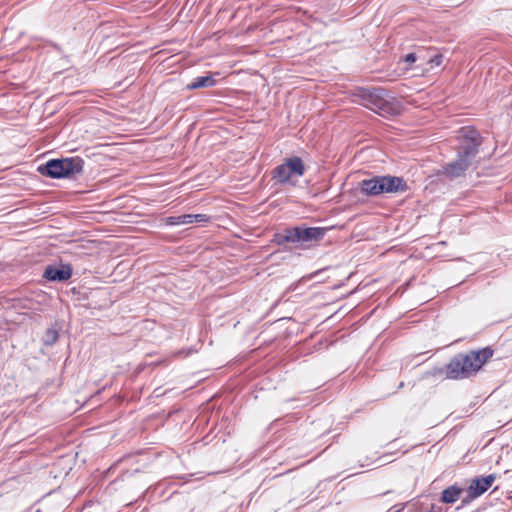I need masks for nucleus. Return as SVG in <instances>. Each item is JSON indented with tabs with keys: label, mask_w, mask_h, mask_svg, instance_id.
Listing matches in <instances>:
<instances>
[{
	"label": "nucleus",
	"mask_w": 512,
	"mask_h": 512,
	"mask_svg": "<svg viewBox=\"0 0 512 512\" xmlns=\"http://www.w3.org/2000/svg\"><path fill=\"white\" fill-rule=\"evenodd\" d=\"M492 356L493 350L490 347L471 350L467 353H458L446 364V377L452 380L470 378L474 376Z\"/></svg>",
	"instance_id": "obj_1"
},
{
	"label": "nucleus",
	"mask_w": 512,
	"mask_h": 512,
	"mask_svg": "<svg viewBox=\"0 0 512 512\" xmlns=\"http://www.w3.org/2000/svg\"><path fill=\"white\" fill-rule=\"evenodd\" d=\"M84 160L79 156L50 159L38 166L37 171L45 177L60 179L74 177L83 172Z\"/></svg>",
	"instance_id": "obj_2"
},
{
	"label": "nucleus",
	"mask_w": 512,
	"mask_h": 512,
	"mask_svg": "<svg viewBox=\"0 0 512 512\" xmlns=\"http://www.w3.org/2000/svg\"><path fill=\"white\" fill-rule=\"evenodd\" d=\"M325 234L326 228H306L297 226L291 229H285L282 233L276 234L274 241L278 245H283L285 243H300L302 246L310 247L312 244L323 239Z\"/></svg>",
	"instance_id": "obj_3"
},
{
	"label": "nucleus",
	"mask_w": 512,
	"mask_h": 512,
	"mask_svg": "<svg viewBox=\"0 0 512 512\" xmlns=\"http://www.w3.org/2000/svg\"><path fill=\"white\" fill-rule=\"evenodd\" d=\"M354 101L379 114L390 113L392 104L385 98L386 90L383 88L357 87L354 92Z\"/></svg>",
	"instance_id": "obj_4"
},
{
	"label": "nucleus",
	"mask_w": 512,
	"mask_h": 512,
	"mask_svg": "<svg viewBox=\"0 0 512 512\" xmlns=\"http://www.w3.org/2000/svg\"><path fill=\"white\" fill-rule=\"evenodd\" d=\"M359 186L360 192H403L411 189L403 177L391 175L364 179Z\"/></svg>",
	"instance_id": "obj_5"
},
{
	"label": "nucleus",
	"mask_w": 512,
	"mask_h": 512,
	"mask_svg": "<svg viewBox=\"0 0 512 512\" xmlns=\"http://www.w3.org/2000/svg\"><path fill=\"white\" fill-rule=\"evenodd\" d=\"M458 140L457 156L472 162L483 142L480 132L471 126L462 127L458 131Z\"/></svg>",
	"instance_id": "obj_6"
},
{
	"label": "nucleus",
	"mask_w": 512,
	"mask_h": 512,
	"mask_svg": "<svg viewBox=\"0 0 512 512\" xmlns=\"http://www.w3.org/2000/svg\"><path fill=\"white\" fill-rule=\"evenodd\" d=\"M304 171L305 166L302 159L298 156H293L274 169L273 178L280 183L294 185L303 176Z\"/></svg>",
	"instance_id": "obj_7"
},
{
	"label": "nucleus",
	"mask_w": 512,
	"mask_h": 512,
	"mask_svg": "<svg viewBox=\"0 0 512 512\" xmlns=\"http://www.w3.org/2000/svg\"><path fill=\"white\" fill-rule=\"evenodd\" d=\"M72 271L69 264L50 265L46 267L43 277L53 282H64L72 276Z\"/></svg>",
	"instance_id": "obj_8"
},
{
	"label": "nucleus",
	"mask_w": 512,
	"mask_h": 512,
	"mask_svg": "<svg viewBox=\"0 0 512 512\" xmlns=\"http://www.w3.org/2000/svg\"><path fill=\"white\" fill-rule=\"evenodd\" d=\"M495 478L494 474H490L485 477L473 479L467 490L469 497L476 498L481 496L491 487Z\"/></svg>",
	"instance_id": "obj_9"
},
{
	"label": "nucleus",
	"mask_w": 512,
	"mask_h": 512,
	"mask_svg": "<svg viewBox=\"0 0 512 512\" xmlns=\"http://www.w3.org/2000/svg\"><path fill=\"white\" fill-rule=\"evenodd\" d=\"M471 162L457 156V159L443 167V173L450 179L461 176L470 166Z\"/></svg>",
	"instance_id": "obj_10"
},
{
	"label": "nucleus",
	"mask_w": 512,
	"mask_h": 512,
	"mask_svg": "<svg viewBox=\"0 0 512 512\" xmlns=\"http://www.w3.org/2000/svg\"><path fill=\"white\" fill-rule=\"evenodd\" d=\"M216 85V80L209 74L205 76H199L195 78L191 83L187 85L188 90H196L200 88H209Z\"/></svg>",
	"instance_id": "obj_11"
},
{
	"label": "nucleus",
	"mask_w": 512,
	"mask_h": 512,
	"mask_svg": "<svg viewBox=\"0 0 512 512\" xmlns=\"http://www.w3.org/2000/svg\"><path fill=\"white\" fill-rule=\"evenodd\" d=\"M462 493V489L456 485L447 487L442 491L441 501L443 503H455Z\"/></svg>",
	"instance_id": "obj_12"
},
{
	"label": "nucleus",
	"mask_w": 512,
	"mask_h": 512,
	"mask_svg": "<svg viewBox=\"0 0 512 512\" xmlns=\"http://www.w3.org/2000/svg\"><path fill=\"white\" fill-rule=\"evenodd\" d=\"M58 331L54 328H48L43 336V343L47 346H51L58 340Z\"/></svg>",
	"instance_id": "obj_13"
},
{
	"label": "nucleus",
	"mask_w": 512,
	"mask_h": 512,
	"mask_svg": "<svg viewBox=\"0 0 512 512\" xmlns=\"http://www.w3.org/2000/svg\"><path fill=\"white\" fill-rule=\"evenodd\" d=\"M183 220L185 224H191L193 222H207L209 220V216L206 214H184Z\"/></svg>",
	"instance_id": "obj_14"
},
{
	"label": "nucleus",
	"mask_w": 512,
	"mask_h": 512,
	"mask_svg": "<svg viewBox=\"0 0 512 512\" xmlns=\"http://www.w3.org/2000/svg\"><path fill=\"white\" fill-rule=\"evenodd\" d=\"M165 221H166V224L169 225V226L185 224V222L183 220V215L171 216V217L166 218Z\"/></svg>",
	"instance_id": "obj_15"
},
{
	"label": "nucleus",
	"mask_w": 512,
	"mask_h": 512,
	"mask_svg": "<svg viewBox=\"0 0 512 512\" xmlns=\"http://www.w3.org/2000/svg\"><path fill=\"white\" fill-rule=\"evenodd\" d=\"M443 61V55L440 53H437L430 57L428 60V63L431 65V67L440 66Z\"/></svg>",
	"instance_id": "obj_16"
},
{
	"label": "nucleus",
	"mask_w": 512,
	"mask_h": 512,
	"mask_svg": "<svg viewBox=\"0 0 512 512\" xmlns=\"http://www.w3.org/2000/svg\"><path fill=\"white\" fill-rule=\"evenodd\" d=\"M418 56L416 53H409L405 56V62L407 63H414L417 60Z\"/></svg>",
	"instance_id": "obj_17"
},
{
	"label": "nucleus",
	"mask_w": 512,
	"mask_h": 512,
	"mask_svg": "<svg viewBox=\"0 0 512 512\" xmlns=\"http://www.w3.org/2000/svg\"><path fill=\"white\" fill-rule=\"evenodd\" d=\"M86 192H87V193H90L91 191H90V190H87Z\"/></svg>",
	"instance_id": "obj_18"
}]
</instances>
